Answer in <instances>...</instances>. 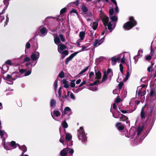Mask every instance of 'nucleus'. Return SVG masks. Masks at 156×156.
Here are the masks:
<instances>
[{"mask_svg": "<svg viewBox=\"0 0 156 156\" xmlns=\"http://www.w3.org/2000/svg\"><path fill=\"white\" fill-rule=\"evenodd\" d=\"M40 57V53L38 51L34 52L30 56L32 59L31 62H30V58L26 56L23 60V62H26L24 65L22 66V68L19 69L20 72L21 73H24V76H27L30 75L31 73L32 67L34 66L37 62V60Z\"/></svg>", "mask_w": 156, "mask_h": 156, "instance_id": "nucleus-1", "label": "nucleus"}, {"mask_svg": "<svg viewBox=\"0 0 156 156\" xmlns=\"http://www.w3.org/2000/svg\"><path fill=\"white\" fill-rule=\"evenodd\" d=\"M109 70H108L107 72H104L102 79L101 81L100 80L101 78V74L98 70H95V73L93 72H91L89 74L90 79L92 81H94L93 83H90L89 85L91 86L89 89L92 91H95L97 90V87H93L92 86L97 84H99L105 81L107 79L108 74L109 73Z\"/></svg>", "mask_w": 156, "mask_h": 156, "instance_id": "nucleus-2", "label": "nucleus"}, {"mask_svg": "<svg viewBox=\"0 0 156 156\" xmlns=\"http://www.w3.org/2000/svg\"><path fill=\"white\" fill-rule=\"evenodd\" d=\"M143 129V127L142 126H139L137 130L135 131L133 129L131 128L129 132L125 134V136L128 138L133 137L135 136V138L134 140V143L135 144H138L143 139V138L141 139V137L140 138H139Z\"/></svg>", "mask_w": 156, "mask_h": 156, "instance_id": "nucleus-3", "label": "nucleus"}, {"mask_svg": "<svg viewBox=\"0 0 156 156\" xmlns=\"http://www.w3.org/2000/svg\"><path fill=\"white\" fill-rule=\"evenodd\" d=\"M78 137L79 140L83 143H85L87 140V133H86L83 127H80L77 130Z\"/></svg>", "mask_w": 156, "mask_h": 156, "instance_id": "nucleus-4", "label": "nucleus"}, {"mask_svg": "<svg viewBox=\"0 0 156 156\" xmlns=\"http://www.w3.org/2000/svg\"><path fill=\"white\" fill-rule=\"evenodd\" d=\"M148 110L150 112L149 117L152 119V123H154L156 118V106L154 105H152L148 108Z\"/></svg>", "mask_w": 156, "mask_h": 156, "instance_id": "nucleus-5", "label": "nucleus"}, {"mask_svg": "<svg viewBox=\"0 0 156 156\" xmlns=\"http://www.w3.org/2000/svg\"><path fill=\"white\" fill-rule=\"evenodd\" d=\"M137 23L133 18L131 17L129 18V21L127 22L124 25L123 28L126 30H129L136 25Z\"/></svg>", "mask_w": 156, "mask_h": 156, "instance_id": "nucleus-6", "label": "nucleus"}, {"mask_svg": "<svg viewBox=\"0 0 156 156\" xmlns=\"http://www.w3.org/2000/svg\"><path fill=\"white\" fill-rule=\"evenodd\" d=\"M66 48V47L63 44H60L58 46V52L65 55H67L68 54V52L67 50H64Z\"/></svg>", "mask_w": 156, "mask_h": 156, "instance_id": "nucleus-7", "label": "nucleus"}, {"mask_svg": "<svg viewBox=\"0 0 156 156\" xmlns=\"http://www.w3.org/2000/svg\"><path fill=\"white\" fill-rule=\"evenodd\" d=\"M16 74V72L13 73L11 76L8 75L7 76L5 79L6 80V82L7 83L9 84H12L13 83V80H15L16 78H13V76L14 75Z\"/></svg>", "mask_w": 156, "mask_h": 156, "instance_id": "nucleus-8", "label": "nucleus"}, {"mask_svg": "<svg viewBox=\"0 0 156 156\" xmlns=\"http://www.w3.org/2000/svg\"><path fill=\"white\" fill-rule=\"evenodd\" d=\"M3 3L5 5V9H3V11L0 13V22L1 23L4 20L5 17L3 16H1V15L3 14L4 11L7 9V6L9 5V0H4Z\"/></svg>", "mask_w": 156, "mask_h": 156, "instance_id": "nucleus-9", "label": "nucleus"}, {"mask_svg": "<svg viewBox=\"0 0 156 156\" xmlns=\"http://www.w3.org/2000/svg\"><path fill=\"white\" fill-rule=\"evenodd\" d=\"M100 16L102 19L104 25L106 26L108 22V18L104 14H102Z\"/></svg>", "mask_w": 156, "mask_h": 156, "instance_id": "nucleus-10", "label": "nucleus"}, {"mask_svg": "<svg viewBox=\"0 0 156 156\" xmlns=\"http://www.w3.org/2000/svg\"><path fill=\"white\" fill-rule=\"evenodd\" d=\"M122 55H120L119 56H115L112 57V64L113 65H115L116 62L119 61Z\"/></svg>", "mask_w": 156, "mask_h": 156, "instance_id": "nucleus-11", "label": "nucleus"}, {"mask_svg": "<svg viewBox=\"0 0 156 156\" xmlns=\"http://www.w3.org/2000/svg\"><path fill=\"white\" fill-rule=\"evenodd\" d=\"M40 33L39 34V35L42 37H43L45 35L47 32L46 28L44 27L41 28L40 30Z\"/></svg>", "mask_w": 156, "mask_h": 156, "instance_id": "nucleus-12", "label": "nucleus"}, {"mask_svg": "<svg viewBox=\"0 0 156 156\" xmlns=\"http://www.w3.org/2000/svg\"><path fill=\"white\" fill-rule=\"evenodd\" d=\"M78 53V52H75L72 54L69 57L66 59L65 63L66 64H68L69 62Z\"/></svg>", "mask_w": 156, "mask_h": 156, "instance_id": "nucleus-13", "label": "nucleus"}, {"mask_svg": "<svg viewBox=\"0 0 156 156\" xmlns=\"http://www.w3.org/2000/svg\"><path fill=\"white\" fill-rule=\"evenodd\" d=\"M71 109L70 108L68 107H66L64 110V113L62 115V117L65 114L68 115H71Z\"/></svg>", "mask_w": 156, "mask_h": 156, "instance_id": "nucleus-14", "label": "nucleus"}, {"mask_svg": "<svg viewBox=\"0 0 156 156\" xmlns=\"http://www.w3.org/2000/svg\"><path fill=\"white\" fill-rule=\"evenodd\" d=\"M59 141L61 143H62L63 145H68L69 146H71L73 145V144L72 143V141L71 140H70L69 141H68L66 142H64V139H62L61 137L60 139L59 140Z\"/></svg>", "mask_w": 156, "mask_h": 156, "instance_id": "nucleus-15", "label": "nucleus"}, {"mask_svg": "<svg viewBox=\"0 0 156 156\" xmlns=\"http://www.w3.org/2000/svg\"><path fill=\"white\" fill-rule=\"evenodd\" d=\"M72 138V136L70 133H67L65 137V141H64V142L66 143L67 142L71 140Z\"/></svg>", "mask_w": 156, "mask_h": 156, "instance_id": "nucleus-16", "label": "nucleus"}, {"mask_svg": "<svg viewBox=\"0 0 156 156\" xmlns=\"http://www.w3.org/2000/svg\"><path fill=\"white\" fill-rule=\"evenodd\" d=\"M145 107V106L143 107L142 108L141 114H140V116L141 118V119L142 120L143 119H144L146 115L145 112L144 111V109Z\"/></svg>", "mask_w": 156, "mask_h": 156, "instance_id": "nucleus-17", "label": "nucleus"}, {"mask_svg": "<svg viewBox=\"0 0 156 156\" xmlns=\"http://www.w3.org/2000/svg\"><path fill=\"white\" fill-rule=\"evenodd\" d=\"M54 37V40L55 44L58 45L60 42L59 38L55 34H53Z\"/></svg>", "mask_w": 156, "mask_h": 156, "instance_id": "nucleus-18", "label": "nucleus"}, {"mask_svg": "<svg viewBox=\"0 0 156 156\" xmlns=\"http://www.w3.org/2000/svg\"><path fill=\"white\" fill-rule=\"evenodd\" d=\"M116 126L117 127V129L120 131L124 129V126L123 125H121V123L120 122H117Z\"/></svg>", "mask_w": 156, "mask_h": 156, "instance_id": "nucleus-19", "label": "nucleus"}, {"mask_svg": "<svg viewBox=\"0 0 156 156\" xmlns=\"http://www.w3.org/2000/svg\"><path fill=\"white\" fill-rule=\"evenodd\" d=\"M67 148L63 149L60 152V154L62 156H66L68 152Z\"/></svg>", "mask_w": 156, "mask_h": 156, "instance_id": "nucleus-20", "label": "nucleus"}, {"mask_svg": "<svg viewBox=\"0 0 156 156\" xmlns=\"http://www.w3.org/2000/svg\"><path fill=\"white\" fill-rule=\"evenodd\" d=\"M9 69V67L6 65L4 64L2 66V72L5 73Z\"/></svg>", "mask_w": 156, "mask_h": 156, "instance_id": "nucleus-21", "label": "nucleus"}, {"mask_svg": "<svg viewBox=\"0 0 156 156\" xmlns=\"http://www.w3.org/2000/svg\"><path fill=\"white\" fill-rule=\"evenodd\" d=\"M67 96L73 100H75V96L71 92L67 91Z\"/></svg>", "mask_w": 156, "mask_h": 156, "instance_id": "nucleus-22", "label": "nucleus"}, {"mask_svg": "<svg viewBox=\"0 0 156 156\" xmlns=\"http://www.w3.org/2000/svg\"><path fill=\"white\" fill-rule=\"evenodd\" d=\"M85 33L84 31H81L80 32L79 36L80 37V40L81 41L83 40L85 36Z\"/></svg>", "mask_w": 156, "mask_h": 156, "instance_id": "nucleus-23", "label": "nucleus"}, {"mask_svg": "<svg viewBox=\"0 0 156 156\" xmlns=\"http://www.w3.org/2000/svg\"><path fill=\"white\" fill-rule=\"evenodd\" d=\"M56 104V101L54 99H52L51 100L50 105L51 107H54Z\"/></svg>", "mask_w": 156, "mask_h": 156, "instance_id": "nucleus-24", "label": "nucleus"}, {"mask_svg": "<svg viewBox=\"0 0 156 156\" xmlns=\"http://www.w3.org/2000/svg\"><path fill=\"white\" fill-rule=\"evenodd\" d=\"M146 93V91L144 90L143 92H142L141 90H138L137 91L138 94L140 96H142L145 94Z\"/></svg>", "mask_w": 156, "mask_h": 156, "instance_id": "nucleus-25", "label": "nucleus"}, {"mask_svg": "<svg viewBox=\"0 0 156 156\" xmlns=\"http://www.w3.org/2000/svg\"><path fill=\"white\" fill-rule=\"evenodd\" d=\"M81 8L82 11L84 13H85L86 12H87L88 11V8L85 5H81Z\"/></svg>", "mask_w": 156, "mask_h": 156, "instance_id": "nucleus-26", "label": "nucleus"}, {"mask_svg": "<svg viewBox=\"0 0 156 156\" xmlns=\"http://www.w3.org/2000/svg\"><path fill=\"white\" fill-rule=\"evenodd\" d=\"M128 71H129V66H128ZM131 70L130 71V72H129V71L127 72L125 78L123 79V81L124 82L126 81L128 79V77L131 74Z\"/></svg>", "mask_w": 156, "mask_h": 156, "instance_id": "nucleus-27", "label": "nucleus"}, {"mask_svg": "<svg viewBox=\"0 0 156 156\" xmlns=\"http://www.w3.org/2000/svg\"><path fill=\"white\" fill-rule=\"evenodd\" d=\"M98 25V23L96 21L94 22L93 23V24L92 25V27L93 29L95 30L97 28Z\"/></svg>", "mask_w": 156, "mask_h": 156, "instance_id": "nucleus-28", "label": "nucleus"}, {"mask_svg": "<svg viewBox=\"0 0 156 156\" xmlns=\"http://www.w3.org/2000/svg\"><path fill=\"white\" fill-rule=\"evenodd\" d=\"M154 53V51H153L152 50V48H151V52L150 53V55L147 56L146 57V60H148V61H149L151 59V56H153V54Z\"/></svg>", "mask_w": 156, "mask_h": 156, "instance_id": "nucleus-29", "label": "nucleus"}, {"mask_svg": "<svg viewBox=\"0 0 156 156\" xmlns=\"http://www.w3.org/2000/svg\"><path fill=\"white\" fill-rule=\"evenodd\" d=\"M62 87H60L59 88V90L58 91V93L59 94L58 95V98L60 100H61L62 99Z\"/></svg>", "mask_w": 156, "mask_h": 156, "instance_id": "nucleus-30", "label": "nucleus"}, {"mask_svg": "<svg viewBox=\"0 0 156 156\" xmlns=\"http://www.w3.org/2000/svg\"><path fill=\"white\" fill-rule=\"evenodd\" d=\"M83 16L85 17H91L93 16V14L91 12H88L87 13L86 12L83 14Z\"/></svg>", "mask_w": 156, "mask_h": 156, "instance_id": "nucleus-31", "label": "nucleus"}, {"mask_svg": "<svg viewBox=\"0 0 156 156\" xmlns=\"http://www.w3.org/2000/svg\"><path fill=\"white\" fill-rule=\"evenodd\" d=\"M108 29L110 30V32H111L114 28V27L113 28L112 27V24L111 22H110L108 23Z\"/></svg>", "mask_w": 156, "mask_h": 156, "instance_id": "nucleus-32", "label": "nucleus"}, {"mask_svg": "<svg viewBox=\"0 0 156 156\" xmlns=\"http://www.w3.org/2000/svg\"><path fill=\"white\" fill-rule=\"evenodd\" d=\"M76 88V87L75 88H73V92L75 93H78L79 92L82 90V89H83V88L78 87L77 88Z\"/></svg>", "mask_w": 156, "mask_h": 156, "instance_id": "nucleus-33", "label": "nucleus"}, {"mask_svg": "<svg viewBox=\"0 0 156 156\" xmlns=\"http://www.w3.org/2000/svg\"><path fill=\"white\" fill-rule=\"evenodd\" d=\"M88 67H86L84 69L80 72L78 74L79 76H80L81 75H82L83 73L85 72L88 70Z\"/></svg>", "mask_w": 156, "mask_h": 156, "instance_id": "nucleus-34", "label": "nucleus"}, {"mask_svg": "<svg viewBox=\"0 0 156 156\" xmlns=\"http://www.w3.org/2000/svg\"><path fill=\"white\" fill-rule=\"evenodd\" d=\"M62 83L65 88H67L69 87V85L66 81L63 80L62 81Z\"/></svg>", "mask_w": 156, "mask_h": 156, "instance_id": "nucleus-35", "label": "nucleus"}, {"mask_svg": "<svg viewBox=\"0 0 156 156\" xmlns=\"http://www.w3.org/2000/svg\"><path fill=\"white\" fill-rule=\"evenodd\" d=\"M53 112L54 114L56 117H58L60 115V112L59 111L57 110H54L53 111Z\"/></svg>", "mask_w": 156, "mask_h": 156, "instance_id": "nucleus-36", "label": "nucleus"}, {"mask_svg": "<svg viewBox=\"0 0 156 156\" xmlns=\"http://www.w3.org/2000/svg\"><path fill=\"white\" fill-rule=\"evenodd\" d=\"M128 119V117L125 116L123 115H122L121 117L120 118V121H124L127 120Z\"/></svg>", "mask_w": 156, "mask_h": 156, "instance_id": "nucleus-37", "label": "nucleus"}, {"mask_svg": "<svg viewBox=\"0 0 156 156\" xmlns=\"http://www.w3.org/2000/svg\"><path fill=\"white\" fill-rule=\"evenodd\" d=\"M62 126L63 127L65 128H67L68 126V125L66 121L64 120L63 121V122L62 123Z\"/></svg>", "mask_w": 156, "mask_h": 156, "instance_id": "nucleus-38", "label": "nucleus"}, {"mask_svg": "<svg viewBox=\"0 0 156 156\" xmlns=\"http://www.w3.org/2000/svg\"><path fill=\"white\" fill-rule=\"evenodd\" d=\"M111 19L114 22H116L118 20L117 17L116 16H112L111 17Z\"/></svg>", "mask_w": 156, "mask_h": 156, "instance_id": "nucleus-39", "label": "nucleus"}, {"mask_svg": "<svg viewBox=\"0 0 156 156\" xmlns=\"http://www.w3.org/2000/svg\"><path fill=\"white\" fill-rule=\"evenodd\" d=\"M143 53L142 49H140L138 51L137 54L138 56H139V57H141L142 56V54Z\"/></svg>", "mask_w": 156, "mask_h": 156, "instance_id": "nucleus-40", "label": "nucleus"}, {"mask_svg": "<svg viewBox=\"0 0 156 156\" xmlns=\"http://www.w3.org/2000/svg\"><path fill=\"white\" fill-rule=\"evenodd\" d=\"M57 83H58V80H55L54 83V90L55 91V93H56V91L57 90Z\"/></svg>", "mask_w": 156, "mask_h": 156, "instance_id": "nucleus-41", "label": "nucleus"}, {"mask_svg": "<svg viewBox=\"0 0 156 156\" xmlns=\"http://www.w3.org/2000/svg\"><path fill=\"white\" fill-rule=\"evenodd\" d=\"M75 80H73L71 81L70 82V86L71 87H75Z\"/></svg>", "mask_w": 156, "mask_h": 156, "instance_id": "nucleus-42", "label": "nucleus"}, {"mask_svg": "<svg viewBox=\"0 0 156 156\" xmlns=\"http://www.w3.org/2000/svg\"><path fill=\"white\" fill-rule=\"evenodd\" d=\"M153 65V64L152 63L150 66L148 67L147 68V71L149 72H152V68Z\"/></svg>", "mask_w": 156, "mask_h": 156, "instance_id": "nucleus-43", "label": "nucleus"}, {"mask_svg": "<svg viewBox=\"0 0 156 156\" xmlns=\"http://www.w3.org/2000/svg\"><path fill=\"white\" fill-rule=\"evenodd\" d=\"M64 73L63 71H61L59 73L58 76L61 78L64 77Z\"/></svg>", "mask_w": 156, "mask_h": 156, "instance_id": "nucleus-44", "label": "nucleus"}, {"mask_svg": "<svg viewBox=\"0 0 156 156\" xmlns=\"http://www.w3.org/2000/svg\"><path fill=\"white\" fill-rule=\"evenodd\" d=\"M123 83L122 82V81H121L120 82V83L119 84V90H120L122 89L123 85Z\"/></svg>", "mask_w": 156, "mask_h": 156, "instance_id": "nucleus-45", "label": "nucleus"}, {"mask_svg": "<svg viewBox=\"0 0 156 156\" xmlns=\"http://www.w3.org/2000/svg\"><path fill=\"white\" fill-rule=\"evenodd\" d=\"M98 44H99V41L97 39L93 43V45L94 47L97 46Z\"/></svg>", "mask_w": 156, "mask_h": 156, "instance_id": "nucleus-46", "label": "nucleus"}, {"mask_svg": "<svg viewBox=\"0 0 156 156\" xmlns=\"http://www.w3.org/2000/svg\"><path fill=\"white\" fill-rule=\"evenodd\" d=\"M30 47V43H29V41L28 42L26 45V48L25 49H28Z\"/></svg>", "mask_w": 156, "mask_h": 156, "instance_id": "nucleus-47", "label": "nucleus"}, {"mask_svg": "<svg viewBox=\"0 0 156 156\" xmlns=\"http://www.w3.org/2000/svg\"><path fill=\"white\" fill-rule=\"evenodd\" d=\"M105 36H104L103 37H102L100 40L99 41V44L98 45H100L101 44H102L104 40Z\"/></svg>", "mask_w": 156, "mask_h": 156, "instance_id": "nucleus-48", "label": "nucleus"}, {"mask_svg": "<svg viewBox=\"0 0 156 156\" xmlns=\"http://www.w3.org/2000/svg\"><path fill=\"white\" fill-rule=\"evenodd\" d=\"M5 63L6 65H8L10 66H11L12 65L11 61L9 60H8L6 61Z\"/></svg>", "mask_w": 156, "mask_h": 156, "instance_id": "nucleus-49", "label": "nucleus"}, {"mask_svg": "<svg viewBox=\"0 0 156 156\" xmlns=\"http://www.w3.org/2000/svg\"><path fill=\"white\" fill-rule=\"evenodd\" d=\"M70 12L71 13H75L77 15L78 14V13L76 10V9H72L71 10V11H70Z\"/></svg>", "mask_w": 156, "mask_h": 156, "instance_id": "nucleus-50", "label": "nucleus"}, {"mask_svg": "<svg viewBox=\"0 0 156 156\" xmlns=\"http://www.w3.org/2000/svg\"><path fill=\"white\" fill-rule=\"evenodd\" d=\"M66 7H65L62 9L60 12V13L61 14H62L65 13L66 11Z\"/></svg>", "mask_w": 156, "mask_h": 156, "instance_id": "nucleus-51", "label": "nucleus"}, {"mask_svg": "<svg viewBox=\"0 0 156 156\" xmlns=\"http://www.w3.org/2000/svg\"><path fill=\"white\" fill-rule=\"evenodd\" d=\"M72 3H73L74 4H75L76 5H78L79 4V2H78V1H76V2H71L70 3H69L68 5V6H70L71 5V4H72Z\"/></svg>", "mask_w": 156, "mask_h": 156, "instance_id": "nucleus-52", "label": "nucleus"}, {"mask_svg": "<svg viewBox=\"0 0 156 156\" xmlns=\"http://www.w3.org/2000/svg\"><path fill=\"white\" fill-rule=\"evenodd\" d=\"M119 90L118 89H115L113 91V93L114 94H118L119 92Z\"/></svg>", "mask_w": 156, "mask_h": 156, "instance_id": "nucleus-53", "label": "nucleus"}, {"mask_svg": "<svg viewBox=\"0 0 156 156\" xmlns=\"http://www.w3.org/2000/svg\"><path fill=\"white\" fill-rule=\"evenodd\" d=\"M59 37L61 40L63 41L64 42L65 41V39L64 38L63 35L62 34H60L59 35Z\"/></svg>", "mask_w": 156, "mask_h": 156, "instance_id": "nucleus-54", "label": "nucleus"}, {"mask_svg": "<svg viewBox=\"0 0 156 156\" xmlns=\"http://www.w3.org/2000/svg\"><path fill=\"white\" fill-rule=\"evenodd\" d=\"M68 151H69V153H70L71 154H73L74 152V150L73 149H70L67 148Z\"/></svg>", "mask_w": 156, "mask_h": 156, "instance_id": "nucleus-55", "label": "nucleus"}, {"mask_svg": "<svg viewBox=\"0 0 156 156\" xmlns=\"http://www.w3.org/2000/svg\"><path fill=\"white\" fill-rule=\"evenodd\" d=\"M146 86V84H142L140 86H139L137 87V90H141L142 88L145 87Z\"/></svg>", "mask_w": 156, "mask_h": 156, "instance_id": "nucleus-56", "label": "nucleus"}, {"mask_svg": "<svg viewBox=\"0 0 156 156\" xmlns=\"http://www.w3.org/2000/svg\"><path fill=\"white\" fill-rule=\"evenodd\" d=\"M68 96H67V95H64L62 96V99L60 101H62V99H66V100L68 99Z\"/></svg>", "mask_w": 156, "mask_h": 156, "instance_id": "nucleus-57", "label": "nucleus"}, {"mask_svg": "<svg viewBox=\"0 0 156 156\" xmlns=\"http://www.w3.org/2000/svg\"><path fill=\"white\" fill-rule=\"evenodd\" d=\"M155 94L153 90H151L150 93V95L152 97H153Z\"/></svg>", "mask_w": 156, "mask_h": 156, "instance_id": "nucleus-58", "label": "nucleus"}, {"mask_svg": "<svg viewBox=\"0 0 156 156\" xmlns=\"http://www.w3.org/2000/svg\"><path fill=\"white\" fill-rule=\"evenodd\" d=\"M86 81L85 80L83 81L79 85V87H80L86 84Z\"/></svg>", "mask_w": 156, "mask_h": 156, "instance_id": "nucleus-59", "label": "nucleus"}, {"mask_svg": "<svg viewBox=\"0 0 156 156\" xmlns=\"http://www.w3.org/2000/svg\"><path fill=\"white\" fill-rule=\"evenodd\" d=\"M119 67L120 71L122 73L123 69L122 65V64H120L119 65Z\"/></svg>", "mask_w": 156, "mask_h": 156, "instance_id": "nucleus-60", "label": "nucleus"}, {"mask_svg": "<svg viewBox=\"0 0 156 156\" xmlns=\"http://www.w3.org/2000/svg\"><path fill=\"white\" fill-rule=\"evenodd\" d=\"M87 48L86 47H85L84 46H82V49L81 50L79 51H78L77 52H78V53L80 52L83 51H84L85 49Z\"/></svg>", "mask_w": 156, "mask_h": 156, "instance_id": "nucleus-61", "label": "nucleus"}, {"mask_svg": "<svg viewBox=\"0 0 156 156\" xmlns=\"http://www.w3.org/2000/svg\"><path fill=\"white\" fill-rule=\"evenodd\" d=\"M139 58H140L139 57V56H138L137 55L134 56L133 57V58L135 60V61L137 62L138 60V59Z\"/></svg>", "mask_w": 156, "mask_h": 156, "instance_id": "nucleus-62", "label": "nucleus"}, {"mask_svg": "<svg viewBox=\"0 0 156 156\" xmlns=\"http://www.w3.org/2000/svg\"><path fill=\"white\" fill-rule=\"evenodd\" d=\"M109 13L110 15H112L114 13V10L112 8L110 9L109 11Z\"/></svg>", "mask_w": 156, "mask_h": 156, "instance_id": "nucleus-63", "label": "nucleus"}, {"mask_svg": "<svg viewBox=\"0 0 156 156\" xmlns=\"http://www.w3.org/2000/svg\"><path fill=\"white\" fill-rule=\"evenodd\" d=\"M9 18L8 16L6 17V21L5 23V24L4 25V26L5 27L6 25H7L8 22H9Z\"/></svg>", "mask_w": 156, "mask_h": 156, "instance_id": "nucleus-64", "label": "nucleus"}]
</instances>
